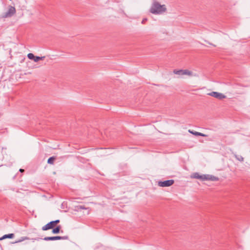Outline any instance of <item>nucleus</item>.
<instances>
[{"instance_id":"nucleus-1","label":"nucleus","mask_w":250,"mask_h":250,"mask_svg":"<svg viewBox=\"0 0 250 250\" xmlns=\"http://www.w3.org/2000/svg\"><path fill=\"white\" fill-rule=\"evenodd\" d=\"M175 74L178 75H187L190 77H199L200 75L196 72L195 70H189L188 69H174L173 72H170V75Z\"/></svg>"},{"instance_id":"nucleus-6","label":"nucleus","mask_w":250,"mask_h":250,"mask_svg":"<svg viewBox=\"0 0 250 250\" xmlns=\"http://www.w3.org/2000/svg\"><path fill=\"white\" fill-rule=\"evenodd\" d=\"M208 95L213 97L219 100H222L226 97V96L223 94L215 91H212L209 93H208Z\"/></svg>"},{"instance_id":"nucleus-4","label":"nucleus","mask_w":250,"mask_h":250,"mask_svg":"<svg viewBox=\"0 0 250 250\" xmlns=\"http://www.w3.org/2000/svg\"><path fill=\"white\" fill-rule=\"evenodd\" d=\"M16 13V9L15 8L11 5H9L8 6V11L3 13L1 15L0 18L2 19L9 18L12 17Z\"/></svg>"},{"instance_id":"nucleus-22","label":"nucleus","mask_w":250,"mask_h":250,"mask_svg":"<svg viewBox=\"0 0 250 250\" xmlns=\"http://www.w3.org/2000/svg\"><path fill=\"white\" fill-rule=\"evenodd\" d=\"M65 204H64V202L62 203V208H64V205H65Z\"/></svg>"},{"instance_id":"nucleus-24","label":"nucleus","mask_w":250,"mask_h":250,"mask_svg":"<svg viewBox=\"0 0 250 250\" xmlns=\"http://www.w3.org/2000/svg\"><path fill=\"white\" fill-rule=\"evenodd\" d=\"M239 94H243L244 93V92L243 91H240V92H239Z\"/></svg>"},{"instance_id":"nucleus-21","label":"nucleus","mask_w":250,"mask_h":250,"mask_svg":"<svg viewBox=\"0 0 250 250\" xmlns=\"http://www.w3.org/2000/svg\"><path fill=\"white\" fill-rule=\"evenodd\" d=\"M146 21H147V19H146V18H144V19L142 20V23L143 24H144V23H145V22H146Z\"/></svg>"},{"instance_id":"nucleus-17","label":"nucleus","mask_w":250,"mask_h":250,"mask_svg":"<svg viewBox=\"0 0 250 250\" xmlns=\"http://www.w3.org/2000/svg\"><path fill=\"white\" fill-rule=\"evenodd\" d=\"M45 58V57H38V56H35V58H34V61L35 62H38L40 60H42Z\"/></svg>"},{"instance_id":"nucleus-3","label":"nucleus","mask_w":250,"mask_h":250,"mask_svg":"<svg viewBox=\"0 0 250 250\" xmlns=\"http://www.w3.org/2000/svg\"><path fill=\"white\" fill-rule=\"evenodd\" d=\"M69 239V237L67 235L60 236H46L44 238H32V240L33 241L35 240H39L40 239H43L45 241H55V240H67Z\"/></svg>"},{"instance_id":"nucleus-13","label":"nucleus","mask_w":250,"mask_h":250,"mask_svg":"<svg viewBox=\"0 0 250 250\" xmlns=\"http://www.w3.org/2000/svg\"><path fill=\"white\" fill-rule=\"evenodd\" d=\"M61 229V225H58L52 229V232L53 234H58L60 233Z\"/></svg>"},{"instance_id":"nucleus-19","label":"nucleus","mask_w":250,"mask_h":250,"mask_svg":"<svg viewBox=\"0 0 250 250\" xmlns=\"http://www.w3.org/2000/svg\"><path fill=\"white\" fill-rule=\"evenodd\" d=\"M242 87V86L241 85H239L238 84L235 83L233 85V88L236 89H239V87Z\"/></svg>"},{"instance_id":"nucleus-11","label":"nucleus","mask_w":250,"mask_h":250,"mask_svg":"<svg viewBox=\"0 0 250 250\" xmlns=\"http://www.w3.org/2000/svg\"><path fill=\"white\" fill-rule=\"evenodd\" d=\"M188 132L196 136H202V137L208 136V135H207V134H204V133H202L201 132H197L195 131H193V130H189Z\"/></svg>"},{"instance_id":"nucleus-7","label":"nucleus","mask_w":250,"mask_h":250,"mask_svg":"<svg viewBox=\"0 0 250 250\" xmlns=\"http://www.w3.org/2000/svg\"><path fill=\"white\" fill-rule=\"evenodd\" d=\"M55 227V226L54 225L53 221H51L50 222L48 223L45 225H44V226H43L42 229V230L45 231L50 229H52Z\"/></svg>"},{"instance_id":"nucleus-20","label":"nucleus","mask_w":250,"mask_h":250,"mask_svg":"<svg viewBox=\"0 0 250 250\" xmlns=\"http://www.w3.org/2000/svg\"><path fill=\"white\" fill-rule=\"evenodd\" d=\"M53 222V224H54V225L56 227L57 226V225L58 224H59L60 222V220L59 219H57V220H54V221H52Z\"/></svg>"},{"instance_id":"nucleus-10","label":"nucleus","mask_w":250,"mask_h":250,"mask_svg":"<svg viewBox=\"0 0 250 250\" xmlns=\"http://www.w3.org/2000/svg\"><path fill=\"white\" fill-rule=\"evenodd\" d=\"M75 210L77 211L81 210V209L87 210V214H88L90 212V209L89 208H86L84 205H78L75 207Z\"/></svg>"},{"instance_id":"nucleus-9","label":"nucleus","mask_w":250,"mask_h":250,"mask_svg":"<svg viewBox=\"0 0 250 250\" xmlns=\"http://www.w3.org/2000/svg\"><path fill=\"white\" fill-rule=\"evenodd\" d=\"M204 177L205 178V180H209L211 181H217L219 180V178L216 176H214L212 175L209 174H206Z\"/></svg>"},{"instance_id":"nucleus-5","label":"nucleus","mask_w":250,"mask_h":250,"mask_svg":"<svg viewBox=\"0 0 250 250\" xmlns=\"http://www.w3.org/2000/svg\"><path fill=\"white\" fill-rule=\"evenodd\" d=\"M174 183V180H167L166 181H160L158 182V185L161 187H167L172 186Z\"/></svg>"},{"instance_id":"nucleus-16","label":"nucleus","mask_w":250,"mask_h":250,"mask_svg":"<svg viewBox=\"0 0 250 250\" xmlns=\"http://www.w3.org/2000/svg\"><path fill=\"white\" fill-rule=\"evenodd\" d=\"M235 158L240 162L244 161V158L241 155L234 154Z\"/></svg>"},{"instance_id":"nucleus-12","label":"nucleus","mask_w":250,"mask_h":250,"mask_svg":"<svg viewBox=\"0 0 250 250\" xmlns=\"http://www.w3.org/2000/svg\"><path fill=\"white\" fill-rule=\"evenodd\" d=\"M14 236L15 235L14 233H9L7 234H5L0 238V241L7 238L12 239L14 238Z\"/></svg>"},{"instance_id":"nucleus-23","label":"nucleus","mask_w":250,"mask_h":250,"mask_svg":"<svg viewBox=\"0 0 250 250\" xmlns=\"http://www.w3.org/2000/svg\"><path fill=\"white\" fill-rule=\"evenodd\" d=\"M19 171L21 172H24V170L23 169H20Z\"/></svg>"},{"instance_id":"nucleus-25","label":"nucleus","mask_w":250,"mask_h":250,"mask_svg":"<svg viewBox=\"0 0 250 250\" xmlns=\"http://www.w3.org/2000/svg\"><path fill=\"white\" fill-rule=\"evenodd\" d=\"M208 42V43H209V44H210V45H213V46H215V45H213V44H212L211 43H210V42Z\"/></svg>"},{"instance_id":"nucleus-14","label":"nucleus","mask_w":250,"mask_h":250,"mask_svg":"<svg viewBox=\"0 0 250 250\" xmlns=\"http://www.w3.org/2000/svg\"><path fill=\"white\" fill-rule=\"evenodd\" d=\"M56 159V156H52L49 157L47 160V163L50 165H53L55 160Z\"/></svg>"},{"instance_id":"nucleus-2","label":"nucleus","mask_w":250,"mask_h":250,"mask_svg":"<svg viewBox=\"0 0 250 250\" xmlns=\"http://www.w3.org/2000/svg\"><path fill=\"white\" fill-rule=\"evenodd\" d=\"M166 10L165 5H161L158 2L155 1L150 8V12L154 14H160Z\"/></svg>"},{"instance_id":"nucleus-15","label":"nucleus","mask_w":250,"mask_h":250,"mask_svg":"<svg viewBox=\"0 0 250 250\" xmlns=\"http://www.w3.org/2000/svg\"><path fill=\"white\" fill-rule=\"evenodd\" d=\"M30 238L28 237H26V236H23V237H21V238L14 242H12V244H16V243H20V242H21L22 241H23L24 240H29Z\"/></svg>"},{"instance_id":"nucleus-8","label":"nucleus","mask_w":250,"mask_h":250,"mask_svg":"<svg viewBox=\"0 0 250 250\" xmlns=\"http://www.w3.org/2000/svg\"><path fill=\"white\" fill-rule=\"evenodd\" d=\"M205 176H206V174L200 175L198 172H195L193 173L192 175L191 176V177L197 179H200L202 181H205Z\"/></svg>"},{"instance_id":"nucleus-18","label":"nucleus","mask_w":250,"mask_h":250,"mask_svg":"<svg viewBox=\"0 0 250 250\" xmlns=\"http://www.w3.org/2000/svg\"><path fill=\"white\" fill-rule=\"evenodd\" d=\"M27 57L30 60H34L35 58V56H34L33 54L30 53L28 54Z\"/></svg>"}]
</instances>
